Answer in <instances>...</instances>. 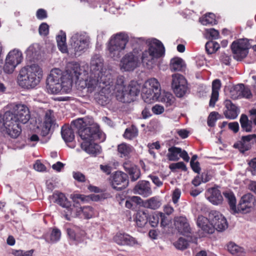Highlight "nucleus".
I'll list each match as a JSON object with an SVG mask.
<instances>
[{"mask_svg":"<svg viewBox=\"0 0 256 256\" xmlns=\"http://www.w3.org/2000/svg\"><path fill=\"white\" fill-rule=\"evenodd\" d=\"M81 74L82 69L77 62L68 64L66 74L59 68L52 70L46 79L48 92L52 94L69 92L73 82L78 80Z\"/></svg>","mask_w":256,"mask_h":256,"instance_id":"obj_1","label":"nucleus"},{"mask_svg":"<svg viewBox=\"0 0 256 256\" xmlns=\"http://www.w3.org/2000/svg\"><path fill=\"white\" fill-rule=\"evenodd\" d=\"M42 76V71L36 64H32L22 68L18 77V82L20 86L24 88H32L40 82Z\"/></svg>","mask_w":256,"mask_h":256,"instance_id":"obj_2","label":"nucleus"},{"mask_svg":"<svg viewBox=\"0 0 256 256\" xmlns=\"http://www.w3.org/2000/svg\"><path fill=\"white\" fill-rule=\"evenodd\" d=\"M72 129L74 128L82 140H100L102 134L98 126H87L83 118H78L73 120L70 124Z\"/></svg>","mask_w":256,"mask_h":256,"instance_id":"obj_3","label":"nucleus"},{"mask_svg":"<svg viewBox=\"0 0 256 256\" xmlns=\"http://www.w3.org/2000/svg\"><path fill=\"white\" fill-rule=\"evenodd\" d=\"M164 52V47L162 42L158 40L153 39L148 45V48L142 54V63L144 66L151 69L154 66L155 60L162 56Z\"/></svg>","mask_w":256,"mask_h":256,"instance_id":"obj_4","label":"nucleus"},{"mask_svg":"<svg viewBox=\"0 0 256 256\" xmlns=\"http://www.w3.org/2000/svg\"><path fill=\"white\" fill-rule=\"evenodd\" d=\"M128 41V36L124 33L120 32L112 36L108 46L109 56L114 60L119 59Z\"/></svg>","mask_w":256,"mask_h":256,"instance_id":"obj_5","label":"nucleus"},{"mask_svg":"<svg viewBox=\"0 0 256 256\" xmlns=\"http://www.w3.org/2000/svg\"><path fill=\"white\" fill-rule=\"evenodd\" d=\"M112 82V74L110 71H106L104 75L98 77L97 74L90 73V76L84 80V84L88 92L91 93L99 90L102 88V85H110Z\"/></svg>","mask_w":256,"mask_h":256,"instance_id":"obj_6","label":"nucleus"},{"mask_svg":"<svg viewBox=\"0 0 256 256\" xmlns=\"http://www.w3.org/2000/svg\"><path fill=\"white\" fill-rule=\"evenodd\" d=\"M12 115L6 112L2 118L0 116V130L5 128L6 133L12 138H17L22 132L20 124L12 120Z\"/></svg>","mask_w":256,"mask_h":256,"instance_id":"obj_7","label":"nucleus"},{"mask_svg":"<svg viewBox=\"0 0 256 256\" xmlns=\"http://www.w3.org/2000/svg\"><path fill=\"white\" fill-rule=\"evenodd\" d=\"M90 37L85 34L76 33L71 38L70 50L75 56H80L88 48Z\"/></svg>","mask_w":256,"mask_h":256,"instance_id":"obj_8","label":"nucleus"},{"mask_svg":"<svg viewBox=\"0 0 256 256\" xmlns=\"http://www.w3.org/2000/svg\"><path fill=\"white\" fill-rule=\"evenodd\" d=\"M250 48L251 45L248 39H240L233 42L231 49L234 58L237 60H242L246 56Z\"/></svg>","mask_w":256,"mask_h":256,"instance_id":"obj_9","label":"nucleus"},{"mask_svg":"<svg viewBox=\"0 0 256 256\" xmlns=\"http://www.w3.org/2000/svg\"><path fill=\"white\" fill-rule=\"evenodd\" d=\"M8 112L12 115V120L18 123L25 124L30 118L29 109L24 104H16L13 106L11 111Z\"/></svg>","mask_w":256,"mask_h":256,"instance_id":"obj_10","label":"nucleus"},{"mask_svg":"<svg viewBox=\"0 0 256 256\" xmlns=\"http://www.w3.org/2000/svg\"><path fill=\"white\" fill-rule=\"evenodd\" d=\"M172 88L176 96H184L188 90L187 82L184 77L179 74L172 75Z\"/></svg>","mask_w":256,"mask_h":256,"instance_id":"obj_11","label":"nucleus"},{"mask_svg":"<svg viewBox=\"0 0 256 256\" xmlns=\"http://www.w3.org/2000/svg\"><path fill=\"white\" fill-rule=\"evenodd\" d=\"M140 88V86L136 82L132 81L121 95H116V98L121 102H128L139 94Z\"/></svg>","mask_w":256,"mask_h":256,"instance_id":"obj_12","label":"nucleus"},{"mask_svg":"<svg viewBox=\"0 0 256 256\" xmlns=\"http://www.w3.org/2000/svg\"><path fill=\"white\" fill-rule=\"evenodd\" d=\"M256 203L255 197L250 193L244 195L240 198L236 206V214L240 212L247 214L250 212Z\"/></svg>","mask_w":256,"mask_h":256,"instance_id":"obj_13","label":"nucleus"},{"mask_svg":"<svg viewBox=\"0 0 256 256\" xmlns=\"http://www.w3.org/2000/svg\"><path fill=\"white\" fill-rule=\"evenodd\" d=\"M209 219L214 230L222 232L228 228L226 218L218 212H211L209 214Z\"/></svg>","mask_w":256,"mask_h":256,"instance_id":"obj_14","label":"nucleus"},{"mask_svg":"<svg viewBox=\"0 0 256 256\" xmlns=\"http://www.w3.org/2000/svg\"><path fill=\"white\" fill-rule=\"evenodd\" d=\"M111 184L112 188L117 190H122L124 189L128 184L127 174L122 172H116L112 176Z\"/></svg>","mask_w":256,"mask_h":256,"instance_id":"obj_15","label":"nucleus"},{"mask_svg":"<svg viewBox=\"0 0 256 256\" xmlns=\"http://www.w3.org/2000/svg\"><path fill=\"white\" fill-rule=\"evenodd\" d=\"M104 60L102 57L98 54L92 56L90 61V73L98 75V77L104 75L106 71L109 70L104 68Z\"/></svg>","mask_w":256,"mask_h":256,"instance_id":"obj_16","label":"nucleus"},{"mask_svg":"<svg viewBox=\"0 0 256 256\" xmlns=\"http://www.w3.org/2000/svg\"><path fill=\"white\" fill-rule=\"evenodd\" d=\"M102 88L98 90V92L94 94V98L98 104L104 106L110 100V96L114 86L108 84L104 86L102 85Z\"/></svg>","mask_w":256,"mask_h":256,"instance_id":"obj_17","label":"nucleus"},{"mask_svg":"<svg viewBox=\"0 0 256 256\" xmlns=\"http://www.w3.org/2000/svg\"><path fill=\"white\" fill-rule=\"evenodd\" d=\"M174 222L176 229L180 234L186 235L191 233L192 229L186 216H176L174 218Z\"/></svg>","mask_w":256,"mask_h":256,"instance_id":"obj_18","label":"nucleus"},{"mask_svg":"<svg viewBox=\"0 0 256 256\" xmlns=\"http://www.w3.org/2000/svg\"><path fill=\"white\" fill-rule=\"evenodd\" d=\"M120 68L124 71H132L138 66V60L132 53L126 54L121 60Z\"/></svg>","mask_w":256,"mask_h":256,"instance_id":"obj_19","label":"nucleus"},{"mask_svg":"<svg viewBox=\"0 0 256 256\" xmlns=\"http://www.w3.org/2000/svg\"><path fill=\"white\" fill-rule=\"evenodd\" d=\"M56 120L54 116V112L48 110L46 112L42 128L41 134L43 136H46L50 132L52 128L56 124Z\"/></svg>","mask_w":256,"mask_h":256,"instance_id":"obj_20","label":"nucleus"},{"mask_svg":"<svg viewBox=\"0 0 256 256\" xmlns=\"http://www.w3.org/2000/svg\"><path fill=\"white\" fill-rule=\"evenodd\" d=\"M66 232L70 239L73 241L75 244L83 242L86 239V232L78 227L68 228Z\"/></svg>","mask_w":256,"mask_h":256,"instance_id":"obj_21","label":"nucleus"},{"mask_svg":"<svg viewBox=\"0 0 256 256\" xmlns=\"http://www.w3.org/2000/svg\"><path fill=\"white\" fill-rule=\"evenodd\" d=\"M256 141V134H248L242 137L241 140L234 144V147L238 148L242 152L249 150L252 144Z\"/></svg>","mask_w":256,"mask_h":256,"instance_id":"obj_22","label":"nucleus"},{"mask_svg":"<svg viewBox=\"0 0 256 256\" xmlns=\"http://www.w3.org/2000/svg\"><path fill=\"white\" fill-rule=\"evenodd\" d=\"M134 192L145 198L150 196L152 192L150 182L146 180L139 181L134 188Z\"/></svg>","mask_w":256,"mask_h":256,"instance_id":"obj_23","label":"nucleus"},{"mask_svg":"<svg viewBox=\"0 0 256 256\" xmlns=\"http://www.w3.org/2000/svg\"><path fill=\"white\" fill-rule=\"evenodd\" d=\"M124 170L129 174L132 182L138 180L141 175L140 170L138 167L130 161H126L123 164Z\"/></svg>","mask_w":256,"mask_h":256,"instance_id":"obj_24","label":"nucleus"},{"mask_svg":"<svg viewBox=\"0 0 256 256\" xmlns=\"http://www.w3.org/2000/svg\"><path fill=\"white\" fill-rule=\"evenodd\" d=\"M114 241L119 245L132 246L137 242L136 240L126 233L118 232L114 237Z\"/></svg>","mask_w":256,"mask_h":256,"instance_id":"obj_25","label":"nucleus"},{"mask_svg":"<svg viewBox=\"0 0 256 256\" xmlns=\"http://www.w3.org/2000/svg\"><path fill=\"white\" fill-rule=\"evenodd\" d=\"M95 140H84L81 143V148L87 153L96 156L100 154L101 151L100 146L97 144L92 142Z\"/></svg>","mask_w":256,"mask_h":256,"instance_id":"obj_26","label":"nucleus"},{"mask_svg":"<svg viewBox=\"0 0 256 256\" xmlns=\"http://www.w3.org/2000/svg\"><path fill=\"white\" fill-rule=\"evenodd\" d=\"M232 92H236V95L232 94V96L234 98H250L252 96V92L250 89L245 86L244 84H240L236 85L234 87L233 91H231Z\"/></svg>","mask_w":256,"mask_h":256,"instance_id":"obj_27","label":"nucleus"},{"mask_svg":"<svg viewBox=\"0 0 256 256\" xmlns=\"http://www.w3.org/2000/svg\"><path fill=\"white\" fill-rule=\"evenodd\" d=\"M224 104L226 108L224 112L226 118L230 120L236 119L240 112L238 108L229 100H226Z\"/></svg>","mask_w":256,"mask_h":256,"instance_id":"obj_28","label":"nucleus"},{"mask_svg":"<svg viewBox=\"0 0 256 256\" xmlns=\"http://www.w3.org/2000/svg\"><path fill=\"white\" fill-rule=\"evenodd\" d=\"M160 95V92L154 91L151 88L144 86L142 90V97L146 103H152L157 100Z\"/></svg>","mask_w":256,"mask_h":256,"instance_id":"obj_29","label":"nucleus"},{"mask_svg":"<svg viewBox=\"0 0 256 256\" xmlns=\"http://www.w3.org/2000/svg\"><path fill=\"white\" fill-rule=\"evenodd\" d=\"M197 225L204 234H212L214 232L212 222L210 224L209 220L202 216L198 217Z\"/></svg>","mask_w":256,"mask_h":256,"instance_id":"obj_30","label":"nucleus"},{"mask_svg":"<svg viewBox=\"0 0 256 256\" xmlns=\"http://www.w3.org/2000/svg\"><path fill=\"white\" fill-rule=\"evenodd\" d=\"M112 82L110 84V86H113L112 91H114L116 95H121L124 92V90L126 88V86L124 84V77L122 76H118L115 83L114 84V78L112 75Z\"/></svg>","mask_w":256,"mask_h":256,"instance_id":"obj_31","label":"nucleus"},{"mask_svg":"<svg viewBox=\"0 0 256 256\" xmlns=\"http://www.w3.org/2000/svg\"><path fill=\"white\" fill-rule=\"evenodd\" d=\"M210 196H208V200L214 205H218L222 203L223 198L219 190L215 188H212L208 190Z\"/></svg>","mask_w":256,"mask_h":256,"instance_id":"obj_32","label":"nucleus"},{"mask_svg":"<svg viewBox=\"0 0 256 256\" xmlns=\"http://www.w3.org/2000/svg\"><path fill=\"white\" fill-rule=\"evenodd\" d=\"M221 87L220 80L219 79L214 80L212 83V92L209 105L214 107L218 100L219 90Z\"/></svg>","mask_w":256,"mask_h":256,"instance_id":"obj_33","label":"nucleus"},{"mask_svg":"<svg viewBox=\"0 0 256 256\" xmlns=\"http://www.w3.org/2000/svg\"><path fill=\"white\" fill-rule=\"evenodd\" d=\"M134 150V148L129 144L122 143L118 146V151L122 158L128 159Z\"/></svg>","mask_w":256,"mask_h":256,"instance_id":"obj_34","label":"nucleus"},{"mask_svg":"<svg viewBox=\"0 0 256 256\" xmlns=\"http://www.w3.org/2000/svg\"><path fill=\"white\" fill-rule=\"evenodd\" d=\"M79 208L78 204H74L72 206L70 203V206L66 208L64 210V215L66 219L68 220H70L71 218L80 216V214Z\"/></svg>","mask_w":256,"mask_h":256,"instance_id":"obj_35","label":"nucleus"},{"mask_svg":"<svg viewBox=\"0 0 256 256\" xmlns=\"http://www.w3.org/2000/svg\"><path fill=\"white\" fill-rule=\"evenodd\" d=\"M223 195L228 202L230 212L232 214H236V200L234 193L231 191H226L223 192Z\"/></svg>","mask_w":256,"mask_h":256,"instance_id":"obj_36","label":"nucleus"},{"mask_svg":"<svg viewBox=\"0 0 256 256\" xmlns=\"http://www.w3.org/2000/svg\"><path fill=\"white\" fill-rule=\"evenodd\" d=\"M162 205V201L159 196H156L152 197L144 200L143 207L151 210H157Z\"/></svg>","mask_w":256,"mask_h":256,"instance_id":"obj_37","label":"nucleus"},{"mask_svg":"<svg viewBox=\"0 0 256 256\" xmlns=\"http://www.w3.org/2000/svg\"><path fill=\"white\" fill-rule=\"evenodd\" d=\"M148 214L146 210H138L137 212L134 220L136 225L140 228L144 227L148 222Z\"/></svg>","mask_w":256,"mask_h":256,"instance_id":"obj_38","label":"nucleus"},{"mask_svg":"<svg viewBox=\"0 0 256 256\" xmlns=\"http://www.w3.org/2000/svg\"><path fill=\"white\" fill-rule=\"evenodd\" d=\"M8 60L16 64H19L22 60V52L18 49H14L9 52L6 58Z\"/></svg>","mask_w":256,"mask_h":256,"instance_id":"obj_39","label":"nucleus"},{"mask_svg":"<svg viewBox=\"0 0 256 256\" xmlns=\"http://www.w3.org/2000/svg\"><path fill=\"white\" fill-rule=\"evenodd\" d=\"M185 67L184 62L181 58H174L170 60V69L172 72L182 71Z\"/></svg>","mask_w":256,"mask_h":256,"instance_id":"obj_40","label":"nucleus"},{"mask_svg":"<svg viewBox=\"0 0 256 256\" xmlns=\"http://www.w3.org/2000/svg\"><path fill=\"white\" fill-rule=\"evenodd\" d=\"M242 130L246 132H250L252 130V123L248 120V116L245 114H242L240 118Z\"/></svg>","mask_w":256,"mask_h":256,"instance_id":"obj_41","label":"nucleus"},{"mask_svg":"<svg viewBox=\"0 0 256 256\" xmlns=\"http://www.w3.org/2000/svg\"><path fill=\"white\" fill-rule=\"evenodd\" d=\"M74 129L71 126H62L61 134L62 138L66 142H72L74 138Z\"/></svg>","mask_w":256,"mask_h":256,"instance_id":"obj_42","label":"nucleus"},{"mask_svg":"<svg viewBox=\"0 0 256 256\" xmlns=\"http://www.w3.org/2000/svg\"><path fill=\"white\" fill-rule=\"evenodd\" d=\"M55 198V202L61 206L66 208L70 206V202L68 201L65 195L61 192H56L53 194Z\"/></svg>","mask_w":256,"mask_h":256,"instance_id":"obj_43","label":"nucleus"},{"mask_svg":"<svg viewBox=\"0 0 256 256\" xmlns=\"http://www.w3.org/2000/svg\"><path fill=\"white\" fill-rule=\"evenodd\" d=\"M181 148L173 146L168 148L166 156L168 160L170 161H177L180 158L179 156Z\"/></svg>","mask_w":256,"mask_h":256,"instance_id":"obj_44","label":"nucleus"},{"mask_svg":"<svg viewBox=\"0 0 256 256\" xmlns=\"http://www.w3.org/2000/svg\"><path fill=\"white\" fill-rule=\"evenodd\" d=\"M228 251L232 254L241 256L244 252L242 248L239 246L234 242H230L227 245Z\"/></svg>","mask_w":256,"mask_h":256,"instance_id":"obj_45","label":"nucleus"},{"mask_svg":"<svg viewBox=\"0 0 256 256\" xmlns=\"http://www.w3.org/2000/svg\"><path fill=\"white\" fill-rule=\"evenodd\" d=\"M199 21L203 25L208 24H216L215 15L212 12L206 14L204 16L200 18Z\"/></svg>","mask_w":256,"mask_h":256,"instance_id":"obj_46","label":"nucleus"},{"mask_svg":"<svg viewBox=\"0 0 256 256\" xmlns=\"http://www.w3.org/2000/svg\"><path fill=\"white\" fill-rule=\"evenodd\" d=\"M138 134V128L134 125H132L130 127L126 128L123 136L125 138L132 140L136 137Z\"/></svg>","mask_w":256,"mask_h":256,"instance_id":"obj_47","label":"nucleus"},{"mask_svg":"<svg viewBox=\"0 0 256 256\" xmlns=\"http://www.w3.org/2000/svg\"><path fill=\"white\" fill-rule=\"evenodd\" d=\"M66 34L58 35L56 36V41L58 46L62 52L65 53L67 52V46L66 43Z\"/></svg>","mask_w":256,"mask_h":256,"instance_id":"obj_48","label":"nucleus"},{"mask_svg":"<svg viewBox=\"0 0 256 256\" xmlns=\"http://www.w3.org/2000/svg\"><path fill=\"white\" fill-rule=\"evenodd\" d=\"M79 210L80 214V216L82 218V214L84 218L86 219L91 218L94 214L93 208L90 206L80 207Z\"/></svg>","mask_w":256,"mask_h":256,"instance_id":"obj_49","label":"nucleus"},{"mask_svg":"<svg viewBox=\"0 0 256 256\" xmlns=\"http://www.w3.org/2000/svg\"><path fill=\"white\" fill-rule=\"evenodd\" d=\"M205 48L208 54H212L218 50L220 45L216 42L210 40L206 43Z\"/></svg>","mask_w":256,"mask_h":256,"instance_id":"obj_50","label":"nucleus"},{"mask_svg":"<svg viewBox=\"0 0 256 256\" xmlns=\"http://www.w3.org/2000/svg\"><path fill=\"white\" fill-rule=\"evenodd\" d=\"M61 236V232L59 229L55 228L52 230L50 236V240L46 238V240L48 242L54 243L60 240Z\"/></svg>","mask_w":256,"mask_h":256,"instance_id":"obj_51","label":"nucleus"},{"mask_svg":"<svg viewBox=\"0 0 256 256\" xmlns=\"http://www.w3.org/2000/svg\"><path fill=\"white\" fill-rule=\"evenodd\" d=\"M148 88H151L154 91L160 92V84L158 80L155 78H150L146 83Z\"/></svg>","mask_w":256,"mask_h":256,"instance_id":"obj_52","label":"nucleus"},{"mask_svg":"<svg viewBox=\"0 0 256 256\" xmlns=\"http://www.w3.org/2000/svg\"><path fill=\"white\" fill-rule=\"evenodd\" d=\"M161 100L166 104V106H172L174 104L175 98L172 94L166 92L162 96Z\"/></svg>","mask_w":256,"mask_h":256,"instance_id":"obj_53","label":"nucleus"},{"mask_svg":"<svg viewBox=\"0 0 256 256\" xmlns=\"http://www.w3.org/2000/svg\"><path fill=\"white\" fill-rule=\"evenodd\" d=\"M174 245L175 247L180 250H184L186 249L188 246V240L183 238H180L176 241Z\"/></svg>","mask_w":256,"mask_h":256,"instance_id":"obj_54","label":"nucleus"},{"mask_svg":"<svg viewBox=\"0 0 256 256\" xmlns=\"http://www.w3.org/2000/svg\"><path fill=\"white\" fill-rule=\"evenodd\" d=\"M160 221L158 213H153L148 216V222L152 227H156Z\"/></svg>","mask_w":256,"mask_h":256,"instance_id":"obj_55","label":"nucleus"},{"mask_svg":"<svg viewBox=\"0 0 256 256\" xmlns=\"http://www.w3.org/2000/svg\"><path fill=\"white\" fill-rule=\"evenodd\" d=\"M16 66L17 65L12 63L11 60H8L6 58V62L4 66V70L6 73L12 74Z\"/></svg>","mask_w":256,"mask_h":256,"instance_id":"obj_56","label":"nucleus"},{"mask_svg":"<svg viewBox=\"0 0 256 256\" xmlns=\"http://www.w3.org/2000/svg\"><path fill=\"white\" fill-rule=\"evenodd\" d=\"M72 198L74 203L78 205L79 204V200L82 202H84L85 201H88L89 200V197L88 196L80 194H74Z\"/></svg>","mask_w":256,"mask_h":256,"instance_id":"obj_57","label":"nucleus"},{"mask_svg":"<svg viewBox=\"0 0 256 256\" xmlns=\"http://www.w3.org/2000/svg\"><path fill=\"white\" fill-rule=\"evenodd\" d=\"M219 115L218 112H210V115L208 116V125L210 127H213L214 124L216 120H217L216 116Z\"/></svg>","mask_w":256,"mask_h":256,"instance_id":"obj_58","label":"nucleus"},{"mask_svg":"<svg viewBox=\"0 0 256 256\" xmlns=\"http://www.w3.org/2000/svg\"><path fill=\"white\" fill-rule=\"evenodd\" d=\"M169 167L172 171H174L176 169H181L184 172L187 170L186 165L182 162L172 164L170 165Z\"/></svg>","mask_w":256,"mask_h":256,"instance_id":"obj_59","label":"nucleus"},{"mask_svg":"<svg viewBox=\"0 0 256 256\" xmlns=\"http://www.w3.org/2000/svg\"><path fill=\"white\" fill-rule=\"evenodd\" d=\"M160 216V224L162 227H166L170 222V219L168 216L162 212H158Z\"/></svg>","mask_w":256,"mask_h":256,"instance_id":"obj_60","label":"nucleus"},{"mask_svg":"<svg viewBox=\"0 0 256 256\" xmlns=\"http://www.w3.org/2000/svg\"><path fill=\"white\" fill-rule=\"evenodd\" d=\"M49 26L45 22L42 23L39 26L38 32L40 35L46 36L48 34Z\"/></svg>","mask_w":256,"mask_h":256,"instance_id":"obj_61","label":"nucleus"},{"mask_svg":"<svg viewBox=\"0 0 256 256\" xmlns=\"http://www.w3.org/2000/svg\"><path fill=\"white\" fill-rule=\"evenodd\" d=\"M220 62L227 66H228L230 64V56L226 53H222L220 56Z\"/></svg>","mask_w":256,"mask_h":256,"instance_id":"obj_62","label":"nucleus"},{"mask_svg":"<svg viewBox=\"0 0 256 256\" xmlns=\"http://www.w3.org/2000/svg\"><path fill=\"white\" fill-rule=\"evenodd\" d=\"M72 176L74 179L78 182H83L86 181V177L84 174L79 172H74Z\"/></svg>","mask_w":256,"mask_h":256,"instance_id":"obj_63","label":"nucleus"},{"mask_svg":"<svg viewBox=\"0 0 256 256\" xmlns=\"http://www.w3.org/2000/svg\"><path fill=\"white\" fill-rule=\"evenodd\" d=\"M181 195V191L179 188H176L172 193V200L174 204H176Z\"/></svg>","mask_w":256,"mask_h":256,"instance_id":"obj_64","label":"nucleus"}]
</instances>
